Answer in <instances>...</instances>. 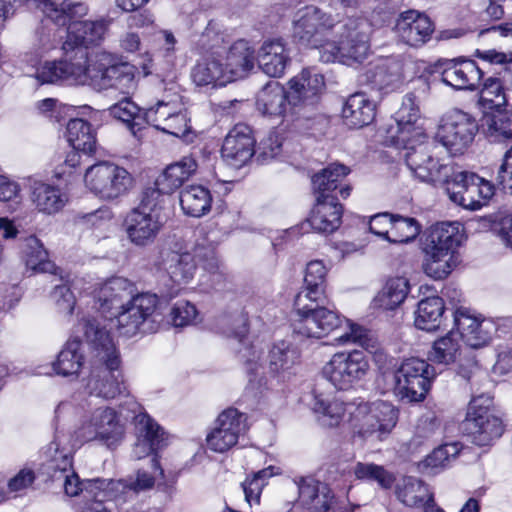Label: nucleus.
<instances>
[{"label": "nucleus", "mask_w": 512, "mask_h": 512, "mask_svg": "<svg viewBox=\"0 0 512 512\" xmlns=\"http://www.w3.org/2000/svg\"><path fill=\"white\" fill-rule=\"evenodd\" d=\"M80 325L94 366L88 381L91 394L107 400L123 395L127 389L122 372V357L110 330L92 316L81 318Z\"/></svg>", "instance_id": "1"}, {"label": "nucleus", "mask_w": 512, "mask_h": 512, "mask_svg": "<svg viewBox=\"0 0 512 512\" xmlns=\"http://www.w3.org/2000/svg\"><path fill=\"white\" fill-rule=\"evenodd\" d=\"M420 109L417 97L413 92L406 93L401 107L396 112L394 124L386 128L385 139L396 147L407 149L405 163L411 172L424 182L434 180V172L438 169V160L426 151V147H414L426 135L422 127L417 125Z\"/></svg>", "instance_id": "2"}, {"label": "nucleus", "mask_w": 512, "mask_h": 512, "mask_svg": "<svg viewBox=\"0 0 512 512\" xmlns=\"http://www.w3.org/2000/svg\"><path fill=\"white\" fill-rule=\"evenodd\" d=\"M97 302L102 313L112 314V310L120 309L113 314L117 330L123 336L132 337L139 333L145 322L154 315L160 299L157 294L149 292L132 295L129 283L124 279L115 278L100 288Z\"/></svg>", "instance_id": "3"}, {"label": "nucleus", "mask_w": 512, "mask_h": 512, "mask_svg": "<svg viewBox=\"0 0 512 512\" xmlns=\"http://www.w3.org/2000/svg\"><path fill=\"white\" fill-rule=\"evenodd\" d=\"M465 240L458 222H441L428 228L422 238V268L434 279H446L457 265L458 249Z\"/></svg>", "instance_id": "4"}, {"label": "nucleus", "mask_w": 512, "mask_h": 512, "mask_svg": "<svg viewBox=\"0 0 512 512\" xmlns=\"http://www.w3.org/2000/svg\"><path fill=\"white\" fill-rule=\"evenodd\" d=\"M138 68L122 57L101 51L86 57V78L99 89L129 94L136 87Z\"/></svg>", "instance_id": "5"}, {"label": "nucleus", "mask_w": 512, "mask_h": 512, "mask_svg": "<svg viewBox=\"0 0 512 512\" xmlns=\"http://www.w3.org/2000/svg\"><path fill=\"white\" fill-rule=\"evenodd\" d=\"M371 370L367 353L359 349L337 351L323 365L322 377L338 391L356 389Z\"/></svg>", "instance_id": "6"}, {"label": "nucleus", "mask_w": 512, "mask_h": 512, "mask_svg": "<svg viewBox=\"0 0 512 512\" xmlns=\"http://www.w3.org/2000/svg\"><path fill=\"white\" fill-rule=\"evenodd\" d=\"M84 182L88 190L98 198L113 201L129 193L134 178L122 166L109 161H98L86 169Z\"/></svg>", "instance_id": "7"}, {"label": "nucleus", "mask_w": 512, "mask_h": 512, "mask_svg": "<svg viewBox=\"0 0 512 512\" xmlns=\"http://www.w3.org/2000/svg\"><path fill=\"white\" fill-rule=\"evenodd\" d=\"M449 199L464 209L476 211L486 206L495 194L491 181L471 171H455L444 181Z\"/></svg>", "instance_id": "8"}, {"label": "nucleus", "mask_w": 512, "mask_h": 512, "mask_svg": "<svg viewBox=\"0 0 512 512\" xmlns=\"http://www.w3.org/2000/svg\"><path fill=\"white\" fill-rule=\"evenodd\" d=\"M424 72L428 75L439 74L441 81L454 90L471 92L477 91L483 76L489 74L475 59L467 56L439 58L429 63Z\"/></svg>", "instance_id": "9"}, {"label": "nucleus", "mask_w": 512, "mask_h": 512, "mask_svg": "<svg viewBox=\"0 0 512 512\" xmlns=\"http://www.w3.org/2000/svg\"><path fill=\"white\" fill-rule=\"evenodd\" d=\"M480 128L473 115L455 108L442 117L436 137L450 155L460 156L473 144Z\"/></svg>", "instance_id": "10"}, {"label": "nucleus", "mask_w": 512, "mask_h": 512, "mask_svg": "<svg viewBox=\"0 0 512 512\" xmlns=\"http://www.w3.org/2000/svg\"><path fill=\"white\" fill-rule=\"evenodd\" d=\"M327 302H304V308L294 307L297 318L292 322L293 332L306 337L321 339L340 328L343 317L325 307Z\"/></svg>", "instance_id": "11"}, {"label": "nucleus", "mask_w": 512, "mask_h": 512, "mask_svg": "<svg viewBox=\"0 0 512 512\" xmlns=\"http://www.w3.org/2000/svg\"><path fill=\"white\" fill-rule=\"evenodd\" d=\"M339 22L316 6H306L300 10L299 17L293 23V40L306 48L323 47L328 41V35Z\"/></svg>", "instance_id": "12"}, {"label": "nucleus", "mask_w": 512, "mask_h": 512, "mask_svg": "<svg viewBox=\"0 0 512 512\" xmlns=\"http://www.w3.org/2000/svg\"><path fill=\"white\" fill-rule=\"evenodd\" d=\"M460 430L471 443L484 447L502 436L504 424L488 405H482L480 399L476 398L470 401Z\"/></svg>", "instance_id": "13"}, {"label": "nucleus", "mask_w": 512, "mask_h": 512, "mask_svg": "<svg viewBox=\"0 0 512 512\" xmlns=\"http://www.w3.org/2000/svg\"><path fill=\"white\" fill-rule=\"evenodd\" d=\"M434 368L425 360L410 357L404 359L395 371V389L402 398L421 402L430 391Z\"/></svg>", "instance_id": "14"}, {"label": "nucleus", "mask_w": 512, "mask_h": 512, "mask_svg": "<svg viewBox=\"0 0 512 512\" xmlns=\"http://www.w3.org/2000/svg\"><path fill=\"white\" fill-rule=\"evenodd\" d=\"M85 6V13L81 15H73L69 13V18L65 23H54L57 26H67V33L65 41L63 42L62 49L66 54L76 49H91L100 46L105 39L108 32L109 21L104 19L100 20H80L88 12Z\"/></svg>", "instance_id": "15"}, {"label": "nucleus", "mask_w": 512, "mask_h": 512, "mask_svg": "<svg viewBox=\"0 0 512 512\" xmlns=\"http://www.w3.org/2000/svg\"><path fill=\"white\" fill-rule=\"evenodd\" d=\"M435 30V22L430 16L416 9L401 12L392 28L397 41L413 49L426 46L432 40Z\"/></svg>", "instance_id": "16"}, {"label": "nucleus", "mask_w": 512, "mask_h": 512, "mask_svg": "<svg viewBox=\"0 0 512 512\" xmlns=\"http://www.w3.org/2000/svg\"><path fill=\"white\" fill-rule=\"evenodd\" d=\"M248 417L234 407L223 410L206 436L208 449L216 453H225L234 447L240 434L246 432Z\"/></svg>", "instance_id": "17"}, {"label": "nucleus", "mask_w": 512, "mask_h": 512, "mask_svg": "<svg viewBox=\"0 0 512 512\" xmlns=\"http://www.w3.org/2000/svg\"><path fill=\"white\" fill-rule=\"evenodd\" d=\"M351 168L344 164L329 163L311 177V188L315 198L341 202L346 200L353 190L347 176Z\"/></svg>", "instance_id": "18"}, {"label": "nucleus", "mask_w": 512, "mask_h": 512, "mask_svg": "<svg viewBox=\"0 0 512 512\" xmlns=\"http://www.w3.org/2000/svg\"><path fill=\"white\" fill-rule=\"evenodd\" d=\"M404 66L399 57L380 58L366 68L363 81L371 90L385 94L401 90L405 84Z\"/></svg>", "instance_id": "19"}, {"label": "nucleus", "mask_w": 512, "mask_h": 512, "mask_svg": "<svg viewBox=\"0 0 512 512\" xmlns=\"http://www.w3.org/2000/svg\"><path fill=\"white\" fill-rule=\"evenodd\" d=\"M361 18L349 17L335 44L336 56L345 64L362 63L370 50L369 37L363 30Z\"/></svg>", "instance_id": "20"}, {"label": "nucleus", "mask_w": 512, "mask_h": 512, "mask_svg": "<svg viewBox=\"0 0 512 512\" xmlns=\"http://www.w3.org/2000/svg\"><path fill=\"white\" fill-rule=\"evenodd\" d=\"M290 90L279 82L268 83L256 100L257 110L264 116L282 121L297 119L299 107L292 101Z\"/></svg>", "instance_id": "21"}, {"label": "nucleus", "mask_w": 512, "mask_h": 512, "mask_svg": "<svg viewBox=\"0 0 512 512\" xmlns=\"http://www.w3.org/2000/svg\"><path fill=\"white\" fill-rule=\"evenodd\" d=\"M344 206L341 202L315 198L307 217L299 225L302 233L331 235L342 225Z\"/></svg>", "instance_id": "22"}, {"label": "nucleus", "mask_w": 512, "mask_h": 512, "mask_svg": "<svg viewBox=\"0 0 512 512\" xmlns=\"http://www.w3.org/2000/svg\"><path fill=\"white\" fill-rule=\"evenodd\" d=\"M397 421L398 410L392 404L381 401L375 404L365 422L353 431L351 441L363 443L373 436L378 441H383L392 432Z\"/></svg>", "instance_id": "23"}, {"label": "nucleus", "mask_w": 512, "mask_h": 512, "mask_svg": "<svg viewBox=\"0 0 512 512\" xmlns=\"http://www.w3.org/2000/svg\"><path fill=\"white\" fill-rule=\"evenodd\" d=\"M255 145L252 128L245 123H237L224 138L221 156L229 165L240 168L255 154Z\"/></svg>", "instance_id": "24"}, {"label": "nucleus", "mask_w": 512, "mask_h": 512, "mask_svg": "<svg viewBox=\"0 0 512 512\" xmlns=\"http://www.w3.org/2000/svg\"><path fill=\"white\" fill-rule=\"evenodd\" d=\"M292 101H296L298 107L314 106L320 102L326 90L325 77L315 67H305L288 82Z\"/></svg>", "instance_id": "25"}, {"label": "nucleus", "mask_w": 512, "mask_h": 512, "mask_svg": "<svg viewBox=\"0 0 512 512\" xmlns=\"http://www.w3.org/2000/svg\"><path fill=\"white\" fill-rule=\"evenodd\" d=\"M454 329L461 339L472 348L488 345L496 332L495 325L487 319H480L466 308H457L454 312Z\"/></svg>", "instance_id": "26"}, {"label": "nucleus", "mask_w": 512, "mask_h": 512, "mask_svg": "<svg viewBox=\"0 0 512 512\" xmlns=\"http://www.w3.org/2000/svg\"><path fill=\"white\" fill-rule=\"evenodd\" d=\"M194 253L197 263L205 271L202 275V284L210 290H224L227 283V273L219 261L216 245L206 239H203L202 242L197 241Z\"/></svg>", "instance_id": "27"}, {"label": "nucleus", "mask_w": 512, "mask_h": 512, "mask_svg": "<svg viewBox=\"0 0 512 512\" xmlns=\"http://www.w3.org/2000/svg\"><path fill=\"white\" fill-rule=\"evenodd\" d=\"M124 225L129 240L136 246H147L155 241L163 227L159 214L140 212L131 209Z\"/></svg>", "instance_id": "28"}, {"label": "nucleus", "mask_w": 512, "mask_h": 512, "mask_svg": "<svg viewBox=\"0 0 512 512\" xmlns=\"http://www.w3.org/2000/svg\"><path fill=\"white\" fill-rule=\"evenodd\" d=\"M327 275L328 268L322 260L308 262L304 274L303 289L296 294L293 306L304 308L305 306L302 304L304 302H327Z\"/></svg>", "instance_id": "29"}, {"label": "nucleus", "mask_w": 512, "mask_h": 512, "mask_svg": "<svg viewBox=\"0 0 512 512\" xmlns=\"http://www.w3.org/2000/svg\"><path fill=\"white\" fill-rule=\"evenodd\" d=\"M191 77L197 86L222 87L231 83L223 67V55L215 46L197 61Z\"/></svg>", "instance_id": "30"}, {"label": "nucleus", "mask_w": 512, "mask_h": 512, "mask_svg": "<svg viewBox=\"0 0 512 512\" xmlns=\"http://www.w3.org/2000/svg\"><path fill=\"white\" fill-rule=\"evenodd\" d=\"M255 49L245 39L233 42L223 56V67L230 82L247 77L255 66Z\"/></svg>", "instance_id": "31"}, {"label": "nucleus", "mask_w": 512, "mask_h": 512, "mask_svg": "<svg viewBox=\"0 0 512 512\" xmlns=\"http://www.w3.org/2000/svg\"><path fill=\"white\" fill-rule=\"evenodd\" d=\"M258 61L266 75L272 78L282 77L291 62L285 41L282 38L264 41L259 51Z\"/></svg>", "instance_id": "32"}, {"label": "nucleus", "mask_w": 512, "mask_h": 512, "mask_svg": "<svg viewBox=\"0 0 512 512\" xmlns=\"http://www.w3.org/2000/svg\"><path fill=\"white\" fill-rule=\"evenodd\" d=\"M299 499L311 512H328L335 504V494L325 483L302 478L298 484Z\"/></svg>", "instance_id": "33"}, {"label": "nucleus", "mask_w": 512, "mask_h": 512, "mask_svg": "<svg viewBox=\"0 0 512 512\" xmlns=\"http://www.w3.org/2000/svg\"><path fill=\"white\" fill-rule=\"evenodd\" d=\"M480 126L485 137L491 142L512 141V110L506 107L484 109Z\"/></svg>", "instance_id": "34"}, {"label": "nucleus", "mask_w": 512, "mask_h": 512, "mask_svg": "<svg viewBox=\"0 0 512 512\" xmlns=\"http://www.w3.org/2000/svg\"><path fill=\"white\" fill-rule=\"evenodd\" d=\"M376 104L366 94L357 92L350 95L342 107L344 123L352 129L370 125L376 117Z\"/></svg>", "instance_id": "35"}, {"label": "nucleus", "mask_w": 512, "mask_h": 512, "mask_svg": "<svg viewBox=\"0 0 512 512\" xmlns=\"http://www.w3.org/2000/svg\"><path fill=\"white\" fill-rule=\"evenodd\" d=\"M82 77L86 78V60L83 63H74L67 59L45 61L36 70V78L43 84H60Z\"/></svg>", "instance_id": "36"}, {"label": "nucleus", "mask_w": 512, "mask_h": 512, "mask_svg": "<svg viewBox=\"0 0 512 512\" xmlns=\"http://www.w3.org/2000/svg\"><path fill=\"white\" fill-rule=\"evenodd\" d=\"M48 474L51 481L63 480L64 493L69 497L83 493L84 480L73 469V457L61 455L53 457L48 463Z\"/></svg>", "instance_id": "37"}, {"label": "nucleus", "mask_w": 512, "mask_h": 512, "mask_svg": "<svg viewBox=\"0 0 512 512\" xmlns=\"http://www.w3.org/2000/svg\"><path fill=\"white\" fill-rule=\"evenodd\" d=\"M193 157L184 156L180 161L168 165L156 178L155 185L168 195L178 190L197 170Z\"/></svg>", "instance_id": "38"}, {"label": "nucleus", "mask_w": 512, "mask_h": 512, "mask_svg": "<svg viewBox=\"0 0 512 512\" xmlns=\"http://www.w3.org/2000/svg\"><path fill=\"white\" fill-rule=\"evenodd\" d=\"M268 359L270 372L280 375L289 373L295 366L300 365L302 352L295 343L279 340L272 344Z\"/></svg>", "instance_id": "39"}, {"label": "nucleus", "mask_w": 512, "mask_h": 512, "mask_svg": "<svg viewBox=\"0 0 512 512\" xmlns=\"http://www.w3.org/2000/svg\"><path fill=\"white\" fill-rule=\"evenodd\" d=\"M445 310V302L440 296L421 299L415 311V327L424 331L440 329L444 321Z\"/></svg>", "instance_id": "40"}, {"label": "nucleus", "mask_w": 512, "mask_h": 512, "mask_svg": "<svg viewBox=\"0 0 512 512\" xmlns=\"http://www.w3.org/2000/svg\"><path fill=\"white\" fill-rule=\"evenodd\" d=\"M109 113L113 118L123 122L135 138L140 140L143 137V131L147 128L144 109L130 98H124L113 104L109 108Z\"/></svg>", "instance_id": "41"}, {"label": "nucleus", "mask_w": 512, "mask_h": 512, "mask_svg": "<svg viewBox=\"0 0 512 512\" xmlns=\"http://www.w3.org/2000/svg\"><path fill=\"white\" fill-rule=\"evenodd\" d=\"M31 201L39 212L51 215L63 209L68 197L59 187L35 182L32 186Z\"/></svg>", "instance_id": "42"}, {"label": "nucleus", "mask_w": 512, "mask_h": 512, "mask_svg": "<svg viewBox=\"0 0 512 512\" xmlns=\"http://www.w3.org/2000/svg\"><path fill=\"white\" fill-rule=\"evenodd\" d=\"M66 137L70 146L87 155L96 152V131L90 122L82 118H72L66 125Z\"/></svg>", "instance_id": "43"}, {"label": "nucleus", "mask_w": 512, "mask_h": 512, "mask_svg": "<svg viewBox=\"0 0 512 512\" xmlns=\"http://www.w3.org/2000/svg\"><path fill=\"white\" fill-rule=\"evenodd\" d=\"M180 205L184 214L199 218L211 210V192L202 185H189L180 192Z\"/></svg>", "instance_id": "44"}, {"label": "nucleus", "mask_w": 512, "mask_h": 512, "mask_svg": "<svg viewBox=\"0 0 512 512\" xmlns=\"http://www.w3.org/2000/svg\"><path fill=\"white\" fill-rule=\"evenodd\" d=\"M81 346L82 342L78 338L66 342L53 362V370L57 375L64 377L78 375L85 361Z\"/></svg>", "instance_id": "45"}, {"label": "nucleus", "mask_w": 512, "mask_h": 512, "mask_svg": "<svg viewBox=\"0 0 512 512\" xmlns=\"http://www.w3.org/2000/svg\"><path fill=\"white\" fill-rule=\"evenodd\" d=\"M479 104L484 109L507 106V98L501 72L494 71L491 75L483 76L479 85Z\"/></svg>", "instance_id": "46"}, {"label": "nucleus", "mask_w": 512, "mask_h": 512, "mask_svg": "<svg viewBox=\"0 0 512 512\" xmlns=\"http://www.w3.org/2000/svg\"><path fill=\"white\" fill-rule=\"evenodd\" d=\"M25 265L34 272L58 274L61 268L48 259V252L36 237L27 239L22 251Z\"/></svg>", "instance_id": "47"}, {"label": "nucleus", "mask_w": 512, "mask_h": 512, "mask_svg": "<svg viewBox=\"0 0 512 512\" xmlns=\"http://www.w3.org/2000/svg\"><path fill=\"white\" fill-rule=\"evenodd\" d=\"M96 436L108 445L120 442L124 437V426L120 423L117 411L106 407L95 418Z\"/></svg>", "instance_id": "48"}, {"label": "nucleus", "mask_w": 512, "mask_h": 512, "mask_svg": "<svg viewBox=\"0 0 512 512\" xmlns=\"http://www.w3.org/2000/svg\"><path fill=\"white\" fill-rule=\"evenodd\" d=\"M395 494L397 499L407 507H423L428 499L427 487L423 480L405 476L400 483L396 485Z\"/></svg>", "instance_id": "49"}, {"label": "nucleus", "mask_w": 512, "mask_h": 512, "mask_svg": "<svg viewBox=\"0 0 512 512\" xmlns=\"http://www.w3.org/2000/svg\"><path fill=\"white\" fill-rule=\"evenodd\" d=\"M313 410L322 426L333 428L342 422L346 413V405L338 399L329 400L324 399L321 395H316Z\"/></svg>", "instance_id": "50"}, {"label": "nucleus", "mask_w": 512, "mask_h": 512, "mask_svg": "<svg viewBox=\"0 0 512 512\" xmlns=\"http://www.w3.org/2000/svg\"><path fill=\"white\" fill-rule=\"evenodd\" d=\"M353 474L355 479L369 483L375 482L384 490L391 489L396 481L392 472L375 463L357 462L353 467Z\"/></svg>", "instance_id": "51"}, {"label": "nucleus", "mask_w": 512, "mask_h": 512, "mask_svg": "<svg viewBox=\"0 0 512 512\" xmlns=\"http://www.w3.org/2000/svg\"><path fill=\"white\" fill-rule=\"evenodd\" d=\"M458 356H461V347L452 331L436 339L427 353L429 361L443 365L454 363Z\"/></svg>", "instance_id": "52"}, {"label": "nucleus", "mask_w": 512, "mask_h": 512, "mask_svg": "<svg viewBox=\"0 0 512 512\" xmlns=\"http://www.w3.org/2000/svg\"><path fill=\"white\" fill-rule=\"evenodd\" d=\"M38 8L53 23L63 24L69 18V13L73 15H81L85 13V6L81 2H71L64 0L60 4L52 0H35Z\"/></svg>", "instance_id": "53"}, {"label": "nucleus", "mask_w": 512, "mask_h": 512, "mask_svg": "<svg viewBox=\"0 0 512 512\" xmlns=\"http://www.w3.org/2000/svg\"><path fill=\"white\" fill-rule=\"evenodd\" d=\"M422 229L419 221L413 217L394 214L388 241L391 243H408L416 239Z\"/></svg>", "instance_id": "54"}, {"label": "nucleus", "mask_w": 512, "mask_h": 512, "mask_svg": "<svg viewBox=\"0 0 512 512\" xmlns=\"http://www.w3.org/2000/svg\"><path fill=\"white\" fill-rule=\"evenodd\" d=\"M275 467L270 465L257 472L248 475L241 486L248 504H259L263 488L267 485L268 480L275 475Z\"/></svg>", "instance_id": "55"}, {"label": "nucleus", "mask_w": 512, "mask_h": 512, "mask_svg": "<svg viewBox=\"0 0 512 512\" xmlns=\"http://www.w3.org/2000/svg\"><path fill=\"white\" fill-rule=\"evenodd\" d=\"M195 260V254L192 256L190 253H174L168 266L171 280L178 285L188 283L196 271Z\"/></svg>", "instance_id": "56"}, {"label": "nucleus", "mask_w": 512, "mask_h": 512, "mask_svg": "<svg viewBox=\"0 0 512 512\" xmlns=\"http://www.w3.org/2000/svg\"><path fill=\"white\" fill-rule=\"evenodd\" d=\"M409 289V283L404 277L389 278L380 296L384 308L393 310L398 307L406 299Z\"/></svg>", "instance_id": "57"}, {"label": "nucleus", "mask_w": 512, "mask_h": 512, "mask_svg": "<svg viewBox=\"0 0 512 512\" xmlns=\"http://www.w3.org/2000/svg\"><path fill=\"white\" fill-rule=\"evenodd\" d=\"M139 423L143 424V441L148 445L149 452H160L167 446L166 432L150 415H141Z\"/></svg>", "instance_id": "58"}, {"label": "nucleus", "mask_w": 512, "mask_h": 512, "mask_svg": "<svg viewBox=\"0 0 512 512\" xmlns=\"http://www.w3.org/2000/svg\"><path fill=\"white\" fill-rule=\"evenodd\" d=\"M110 481L101 478L84 480L83 497L78 502L79 507H93L95 503L104 504L108 496Z\"/></svg>", "instance_id": "59"}, {"label": "nucleus", "mask_w": 512, "mask_h": 512, "mask_svg": "<svg viewBox=\"0 0 512 512\" xmlns=\"http://www.w3.org/2000/svg\"><path fill=\"white\" fill-rule=\"evenodd\" d=\"M168 195L164 193L160 186L155 185L147 186L143 188L140 193L139 203L133 209H137L140 212L158 214V211L162 208L164 196Z\"/></svg>", "instance_id": "60"}, {"label": "nucleus", "mask_w": 512, "mask_h": 512, "mask_svg": "<svg viewBox=\"0 0 512 512\" xmlns=\"http://www.w3.org/2000/svg\"><path fill=\"white\" fill-rule=\"evenodd\" d=\"M175 105L170 102L158 101L154 106L144 110L147 127L152 126L156 130L161 131L164 122H167L171 113L175 109Z\"/></svg>", "instance_id": "61"}, {"label": "nucleus", "mask_w": 512, "mask_h": 512, "mask_svg": "<svg viewBox=\"0 0 512 512\" xmlns=\"http://www.w3.org/2000/svg\"><path fill=\"white\" fill-rule=\"evenodd\" d=\"M197 315L198 311L194 304L185 300H179L171 309V323L175 327H184L191 324Z\"/></svg>", "instance_id": "62"}, {"label": "nucleus", "mask_w": 512, "mask_h": 512, "mask_svg": "<svg viewBox=\"0 0 512 512\" xmlns=\"http://www.w3.org/2000/svg\"><path fill=\"white\" fill-rule=\"evenodd\" d=\"M171 114L172 115L169 117L168 121L163 123L164 125L162 126L161 132L175 137L186 136L190 131V120L187 117V113L185 111L178 110L177 107H175Z\"/></svg>", "instance_id": "63"}, {"label": "nucleus", "mask_w": 512, "mask_h": 512, "mask_svg": "<svg viewBox=\"0 0 512 512\" xmlns=\"http://www.w3.org/2000/svg\"><path fill=\"white\" fill-rule=\"evenodd\" d=\"M471 57L478 59L482 64L481 67L489 72L490 70L487 66L507 65L512 63V51L504 53L496 49H476Z\"/></svg>", "instance_id": "64"}]
</instances>
